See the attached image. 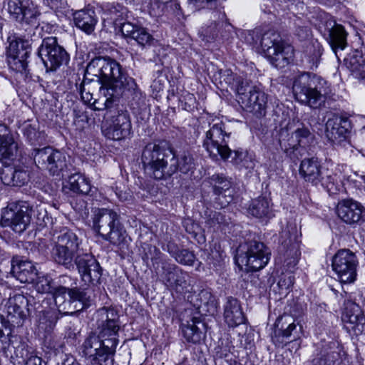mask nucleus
I'll return each mask as SVG.
<instances>
[{
	"mask_svg": "<svg viewBox=\"0 0 365 365\" xmlns=\"http://www.w3.org/2000/svg\"><path fill=\"white\" fill-rule=\"evenodd\" d=\"M86 73L97 78L101 83V91L106 99L105 108L122 97L129 99L133 110H141L146 106V96L138 88L135 81L127 76L120 64L110 57L98 56L87 65Z\"/></svg>",
	"mask_w": 365,
	"mask_h": 365,
	"instance_id": "obj_1",
	"label": "nucleus"
},
{
	"mask_svg": "<svg viewBox=\"0 0 365 365\" xmlns=\"http://www.w3.org/2000/svg\"><path fill=\"white\" fill-rule=\"evenodd\" d=\"M140 160L145 173L154 179H165L175 173L173 149L166 141L147 144Z\"/></svg>",
	"mask_w": 365,
	"mask_h": 365,
	"instance_id": "obj_2",
	"label": "nucleus"
},
{
	"mask_svg": "<svg viewBox=\"0 0 365 365\" xmlns=\"http://www.w3.org/2000/svg\"><path fill=\"white\" fill-rule=\"evenodd\" d=\"M221 78L234 89L237 101L247 111L256 116H264L267 108V95L261 88L241 76L234 75L230 70L221 73Z\"/></svg>",
	"mask_w": 365,
	"mask_h": 365,
	"instance_id": "obj_3",
	"label": "nucleus"
},
{
	"mask_svg": "<svg viewBox=\"0 0 365 365\" xmlns=\"http://www.w3.org/2000/svg\"><path fill=\"white\" fill-rule=\"evenodd\" d=\"M92 220L93 229L104 240L120 250L128 247L130 238L116 212L107 208L98 209Z\"/></svg>",
	"mask_w": 365,
	"mask_h": 365,
	"instance_id": "obj_4",
	"label": "nucleus"
},
{
	"mask_svg": "<svg viewBox=\"0 0 365 365\" xmlns=\"http://www.w3.org/2000/svg\"><path fill=\"white\" fill-rule=\"evenodd\" d=\"M327 82L315 75L302 73L294 81L292 90L295 98L302 104L317 108L325 101Z\"/></svg>",
	"mask_w": 365,
	"mask_h": 365,
	"instance_id": "obj_5",
	"label": "nucleus"
},
{
	"mask_svg": "<svg viewBox=\"0 0 365 365\" xmlns=\"http://www.w3.org/2000/svg\"><path fill=\"white\" fill-rule=\"evenodd\" d=\"M81 239L73 231L63 228L53 239L50 251L51 259L66 269H73V261L81 251Z\"/></svg>",
	"mask_w": 365,
	"mask_h": 365,
	"instance_id": "obj_6",
	"label": "nucleus"
},
{
	"mask_svg": "<svg viewBox=\"0 0 365 365\" xmlns=\"http://www.w3.org/2000/svg\"><path fill=\"white\" fill-rule=\"evenodd\" d=\"M314 135L304 125L297 128L291 133L287 128L279 133V145L287 157L292 160H299L308 153V148L313 142Z\"/></svg>",
	"mask_w": 365,
	"mask_h": 365,
	"instance_id": "obj_7",
	"label": "nucleus"
},
{
	"mask_svg": "<svg viewBox=\"0 0 365 365\" xmlns=\"http://www.w3.org/2000/svg\"><path fill=\"white\" fill-rule=\"evenodd\" d=\"M259 43L268 61L276 68H284L294 58L292 46L284 43L279 34L273 31L265 32Z\"/></svg>",
	"mask_w": 365,
	"mask_h": 365,
	"instance_id": "obj_8",
	"label": "nucleus"
},
{
	"mask_svg": "<svg viewBox=\"0 0 365 365\" xmlns=\"http://www.w3.org/2000/svg\"><path fill=\"white\" fill-rule=\"evenodd\" d=\"M270 252L266 246L257 241H250L240 245L237 250L236 263L247 272H256L266 266Z\"/></svg>",
	"mask_w": 365,
	"mask_h": 365,
	"instance_id": "obj_9",
	"label": "nucleus"
},
{
	"mask_svg": "<svg viewBox=\"0 0 365 365\" xmlns=\"http://www.w3.org/2000/svg\"><path fill=\"white\" fill-rule=\"evenodd\" d=\"M33 212V206L29 202H11L2 212L1 225L22 233L29 225Z\"/></svg>",
	"mask_w": 365,
	"mask_h": 365,
	"instance_id": "obj_10",
	"label": "nucleus"
},
{
	"mask_svg": "<svg viewBox=\"0 0 365 365\" xmlns=\"http://www.w3.org/2000/svg\"><path fill=\"white\" fill-rule=\"evenodd\" d=\"M209 126L203 141L204 148L213 158L220 156L225 160L228 159L232 154V150L227 145L230 133L225 131L222 121L210 123Z\"/></svg>",
	"mask_w": 365,
	"mask_h": 365,
	"instance_id": "obj_11",
	"label": "nucleus"
},
{
	"mask_svg": "<svg viewBox=\"0 0 365 365\" xmlns=\"http://www.w3.org/2000/svg\"><path fill=\"white\" fill-rule=\"evenodd\" d=\"M96 318L98 336L115 351L120 329L118 312L113 308L103 307L97 311Z\"/></svg>",
	"mask_w": 365,
	"mask_h": 365,
	"instance_id": "obj_12",
	"label": "nucleus"
},
{
	"mask_svg": "<svg viewBox=\"0 0 365 365\" xmlns=\"http://www.w3.org/2000/svg\"><path fill=\"white\" fill-rule=\"evenodd\" d=\"M38 56L43 61L47 71H56L66 64L69 56L66 50L58 44L56 37L49 36L42 40L38 49Z\"/></svg>",
	"mask_w": 365,
	"mask_h": 365,
	"instance_id": "obj_13",
	"label": "nucleus"
},
{
	"mask_svg": "<svg viewBox=\"0 0 365 365\" xmlns=\"http://www.w3.org/2000/svg\"><path fill=\"white\" fill-rule=\"evenodd\" d=\"M31 155L38 168L47 170L53 175H58L67 168L66 155L52 147L34 149Z\"/></svg>",
	"mask_w": 365,
	"mask_h": 365,
	"instance_id": "obj_14",
	"label": "nucleus"
},
{
	"mask_svg": "<svg viewBox=\"0 0 365 365\" xmlns=\"http://www.w3.org/2000/svg\"><path fill=\"white\" fill-rule=\"evenodd\" d=\"M358 259L349 250H339L332 258V269L341 284H351L357 276Z\"/></svg>",
	"mask_w": 365,
	"mask_h": 365,
	"instance_id": "obj_15",
	"label": "nucleus"
},
{
	"mask_svg": "<svg viewBox=\"0 0 365 365\" xmlns=\"http://www.w3.org/2000/svg\"><path fill=\"white\" fill-rule=\"evenodd\" d=\"M83 353L90 361L91 365H103L108 359H112L115 351L110 349L105 340L101 339L95 332H91L85 339Z\"/></svg>",
	"mask_w": 365,
	"mask_h": 365,
	"instance_id": "obj_16",
	"label": "nucleus"
},
{
	"mask_svg": "<svg viewBox=\"0 0 365 365\" xmlns=\"http://www.w3.org/2000/svg\"><path fill=\"white\" fill-rule=\"evenodd\" d=\"M53 292L55 304L58 312L64 315H72L75 312L69 311L73 302H81L84 306L88 305L90 302V296L84 289L59 286Z\"/></svg>",
	"mask_w": 365,
	"mask_h": 365,
	"instance_id": "obj_17",
	"label": "nucleus"
},
{
	"mask_svg": "<svg viewBox=\"0 0 365 365\" xmlns=\"http://www.w3.org/2000/svg\"><path fill=\"white\" fill-rule=\"evenodd\" d=\"M281 251L285 252L284 263L289 269L298 263L301 255L297 243V230L295 225H288L280 233Z\"/></svg>",
	"mask_w": 365,
	"mask_h": 365,
	"instance_id": "obj_18",
	"label": "nucleus"
},
{
	"mask_svg": "<svg viewBox=\"0 0 365 365\" xmlns=\"http://www.w3.org/2000/svg\"><path fill=\"white\" fill-rule=\"evenodd\" d=\"M111 124L106 129L105 135L113 140H120L130 136L131 133V121L129 113L124 110H109Z\"/></svg>",
	"mask_w": 365,
	"mask_h": 365,
	"instance_id": "obj_19",
	"label": "nucleus"
},
{
	"mask_svg": "<svg viewBox=\"0 0 365 365\" xmlns=\"http://www.w3.org/2000/svg\"><path fill=\"white\" fill-rule=\"evenodd\" d=\"M7 11L10 18L19 23L33 24L40 15L32 0H9Z\"/></svg>",
	"mask_w": 365,
	"mask_h": 365,
	"instance_id": "obj_20",
	"label": "nucleus"
},
{
	"mask_svg": "<svg viewBox=\"0 0 365 365\" xmlns=\"http://www.w3.org/2000/svg\"><path fill=\"white\" fill-rule=\"evenodd\" d=\"M73 264L76 266L78 273L85 282L92 284L100 282L102 269L98 262L91 253H84L82 250L80 251L74 259Z\"/></svg>",
	"mask_w": 365,
	"mask_h": 365,
	"instance_id": "obj_21",
	"label": "nucleus"
},
{
	"mask_svg": "<svg viewBox=\"0 0 365 365\" xmlns=\"http://www.w3.org/2000/svg\"><path fill=\"white\" fill-rule=\"evenodd\" d=\"M208 182L212 187L215 195V203L223 208L227 206L234 199V190L232 188L231 178L222 173H215L208 178Z\"/></svg>",
	"mask_w": 365,
	"mask_h": 365,
	"instance_id": "obj_22",
	"label": "nucleus"
},
{
	"mask_svg": "<svg viewBox=\"0 0 365 365\" xmlns=\"http://www.w3.org/2000/svg\"><path fill=\"white\" fill-rule=\"evenodd\" d=\"M163 278L167 287L177 292H184L190 286L189 274L174 264L163 266Z\"/></svg>",
	"mask_w": 365,
	"mask_h": 365,
	"instance_id": "obj_23",
	"label": "nucleus"
},
{
	"mask_svg": "<svg viewBox=\"0 0 365 365\" xmlns=\"http://www.w3.org/2000/svg\"><path fill=\"white\" fill-rule=\"evenodd\" d=\"M336 213L342 221L351 225L365 220V208L360 202L352 199L339 201L336 206Z\"/></svg>",
	"mask_w": 365,
	"mask_h": 365,
	"instance_id": "obj_24",
	"label": "nucleus"
},
{
	"mask_svg": "<svg viewBox=\"0 0 365 365\" xmlns=\"http://www.w3.org/2000/svg\"><path fill=\"white\" fill-rule=\"evenodd\" d=\"M29 301L27 298L21 294L10 297L6 304L5 310L6 317L16 326H20L26 317Z\"/></svg>",
	"mask_w": 365,
	"mask_h": 365,
	"instance_id": "obj_25",
	"label": "nucleus"
},
{
	"mask_svg": "<svg viewBox=\"0 0 365 365\" xmlns=\"http://www.w3.org/2000/svg\"><path fill=\"white\" fill-rule=\"evenodd\" d=\"M351 129V122L346 117L334 115L326 123V135L331 142L346 138Z\"/></svg>",
	"mask_w": 365,
	"mask_h": 365,
	"instance_id": "obj_26",
	"label": "nucleus"
},
{
	"mask_svg": "<svg viewBox=\"0 0 365 365\" xmlns=\"http://www.w3.org/2000/svg\"><path fill=\"white\" fill-rule=\"evenodd\" d=\"M120 31L125 38L134 40L142 48L151 46L155 41L153 36L145 28L130 22L120 24Z\"/></svg>",
	"mask_w": 365,
	"mask_h": 365,
	"instance_id": "obj_27",
	"label": "nucleus"
},
{
	"mask_svg": "<svg viewBox=\"0 0 365 365\" xmlns=\"http://www.w3.org/2000/svg\"><path fill=\"white\" fill-rule=\"evenodd\" d=\"M11 273L20 282L31 283L34 282L37 270L31 261L22 260L16 257L11 259Z\"/></svg>",
	"mask_w": 365,
	"mask_h": 365,
	"instance_id": "obj_28",
	"label": "nucleus"
},
{
	"mask_svg": "<svg viewBox=\"0 0 365 365\" xmlns=\"http://www.w3.org/2000/svg\"><path fill=\"white\" fill-rule=\"evenodd\" d=\"M299 173L306 182L314 185L319 184L320 176L323 174L322 165L316 157L305 158L301 161Z\"/></svg>",
	"mask_w": 365,
	"mask_h": 365,
	"instance_id": "obj_29",
	"label": "nucleus"
},
{
	"mask_svg": "<svg viewBox=\"0 0 365 365\" xmlns=\"http://www.w3.org/2000/svg\"><path fill=\"white\" fill-rule=\"evenodd\" d=\"M276 332L283 338L288 339L289 341L296 340L299 338L302 333V325L296 324L294 319L289 315H282L279 317L275 323Z\"/></svg>",
	"mask_w": 365,
	"mask_h": 365,
	"instance_id": "obj_30",
	"label": "nucleus"
},
{
	"mask_svg": "<svg viewBox=\"0 0 365 365\" xmlns=\"http://www.w3.org/2000/svg\"><path fill=\"white\" fill-rule=\"evenodd\" d=\"M224 319L230 327H236L245 321L240 302L232 297H229L224 305Z\"/></svg>",
	"mask_w": 365,
	"mask_h": 365,
	"instance_id": "obj_31",
	"label": "nucleus"
},
{
	"mask_svg": "<svg viewBox=\"0 0 365 365\" xmlns=\"http://www.w3.org/2000/svg\"><path fill=\"white\" fill-rule=\"evenodd\" d=\"M76 26L87 34H91L98 22L96 13L91 9H81L73 14Z\"/></svg>",
	"mask_w": 365,
	"mask_h": 365,
	"instance_id": "obj_32",
	"label": "nucleus"
},
{
	"mask_svg": "<svg viewBox=\"0 0 365 365\" xmlns=\"http://www.w3.org/2000/svg\"><path fill=\"white\" fill-rule=\"evenodd\" d=\"M17 152V143L6 125L0 124V160L11 159Z\"/></svg>",
	"mask_w": 365,
	"mask_h": 365,
	"instance_id": "obj_33",
	"label": "nucleus"
},
{
	"mask_svg": "<svg viewBox=\"0 0 365 365\" xmlns=\"http://www.w3.org/2000/svg\"><path fill=\"white\" fill-rule=\"evenodd\" d=\"M345 66L354 77L365 86V60L359 52L349 55L344 60Z\"/></svg>",
	"mask_w": 365,
	"mask_h": 365,
	"instance_id": "obj_34",
	"label": "nucleus"
},
{
	"mask_svg": "<svg viewBox=\"0 0 365 365\" xmlns=\"http://www.w3.org/2000/svg\"><path fill=\"white\" fill-rule=\"evenodd\" d=\"M342 321L351 324L352 329L363 326L365 324V317L360 306L352 302H347L342 314Z\"/></svg>",
	"mask_w": 365,
	"mask_h": 365,
	"instance_id": "obj_35",
	"label": "nucleus"
},
{
	"mask_svg": "<svg viewBox=\"0 0 365 365\" xmlns=\"http://www.w3.org/2000/svg\"><path fill=\"white\" fill-rule=\"evenodd\" d=\"M347 32L344 28L339 24H334L333 26L328 29L327 40L334 52L337 49L343 50L347 46Z\"/></svg>",
	"mask_w": 365,
	"mask_h": 365,
	"instance_id": "obj_36",
	"label": "nucleus"
},
{
	"mask_svg": "<svg viewBox=\"0 0 365 365\" xmlns=\"http://www.w3.org/2000/svg\"><path fill=\"white\" fill-rule=\"evenodd\" d=\"M66 188L81 195H89L92 191L90 180L81 173H75L68 178Z\"/></svg>",
	"mask_w": 365,
	"mask_h": 365,
	"instance_id": "obj_37",
	"label": "nucleus"
},
{
	"mask_svg": "<svg viewBox=\"0 0 365 365\" xmlns=\"http://www.w3.org/2000/svg\"><path fill=\"white\" fill-rule=\"evenodd\" d=\"M232 29V25L227 21L225 14L221 13L219 14V21L214 22L208 26L205 31L206 35L215 39L220 35L222 38L227 37V33H230Z\"/></svg>",
	"mask_w": 365,
	"mask_h": 365,
	"instance_id": "obj_38",
	"label": "nucleus"
},
{
	"mask_svg": "<svg viewBox=\"0 0 365 365\" xmlns=\"http://www.w3.org/2000/svg\"><path fill=\"white\" fill-rule=\"evenodd\" d=\"M248 212L257 218L270 217L272 210L269 201L265 197H259L252 200L248 207Z\"/></svg>",
	"mask_w": 365,
	"mask_h": 365,
	"instance_id": "obj_39",
	"label": "nucleus"
},
{
	"mask_svg": "<svg viewBox=\"0 0 365 365\" xmlns=\"http://www.w3.org/2000/svg\"><path fill=\"white\" fill-rule=\"evenodd\" d=\"M198 324L203 327V324L198 319L193 318L190 322H187L186 324L181 326L182 335L188 342L196 344L202 339L203 333Z\"/></svg>",
	"mask_w": 365,
	"mask_h": 365,
	"instance_id": "obj_40",
	"label": "nucleus"
},
{
	"mask_svg": "<svg viewBox=\"0 0 365 365\" xmlns=\"http://www.w3.org/2000/svg\"><path fill=\"white\" fill-rule=\"evenodd\" d=\"M173 161L176 163L175 173L179 170L182 173H187L195 168L194 159L188 152H184L178 158L173 151Z\"/></svg>",
	"mask_w": 365,
	"mask_h": 365,
	"instance_id": "obj_41",
	"label": "nucleus"
},
{
	"mask_svg": "<svg viewBox=\"0 0 365 365\" xmlns=\"http://www.w3.org/2000/svg\"><path fill=\"white\" fill-rule=\"evenodd\" d=\"M31 47L26 41H17L10 45L8 56L27 59L31 54Z\"/></svg>",
	"mask_w": 365,
	"mask_h": 365,
	"instance_id": "obj_42",
	"label": "nucleus"
},
{
	"mask_svg": "<svg viewBox=\"0 0 365 365\" xmlns=\"http://www.w3.org/2000/svg\"><path fill=\"white\" fill-rule=\"evenodd\" d=\"M319 183L327 190L330 195L336 194L339 190L336 175L327 171L320 176Z\"/></svg>",
	"mask_w": 365,
	"mask_h": 365,
	"instance_id": "obj_43",
	"label": "nucleus"
},
{
	"mask_svg": "<svg viewBox=\"0 0 365 365\" xmlns=\"http://www.w3.org/2000/svg\"><path fill=\"white\" fill-rule=\"evenodd\" d=\"M29 175L26 170L16 169L11 172V178L9 180L5 176L4 183L13 186H22L29 181Z\"/></svg>",
	"mask_w": 365,
	"mask_h": 365,
	"instance_id": "obj_44",
	"label": "nucleus"
},
{
	"mask_svg": "<svg viewBox=\"0 0 365 365\" xmlns=\"http://www.w3.org/2000/svg\"><path fill=\"white\" fill-rule=\"evenodd\" d=\"M36 290L39 293H50L54 290L53 279L48 275H38L34 282Z\"/></svg>",
	"mask_w": 365,
	"mask_h": 365,
	"instance_id": "obj_45",
	"label": "nucleus"
},
{
	"mask_svg": "<svg viewBox=\"0 0 365 365\" xmlns=\"http://www.w3.org/2000/svg\"><path fill=\"white\" fill-rule=\"evenodd\" d=\"M103 9L114 21L123 19L127 11L126 8L118 3H107L103 6Z\"/></svg>",
	"mask_w": 365,
	"mask_h": 365,
	"instance_id": "obj_46",
	"label": "nucleus"
},
{
	"mask_svg": "<svg viewBox=\"0 0 365 365\" xmlns=\"http://www.w3.org/2000/svg\"><path fill=\"white\" fill-rule=\"evenodd\" d=\"M322 51L323 48L322 46L317 41L312 42L309 46H307V52L312 68L314 67L317 68L318 66Z\"/></svg>",
	"mask_w": 365,
	"mask_h": 365,
	"instance_id": "obj_47",
	"label": "nucleus"
},
{
	"mask_svg": "<svg viewBox=\"0 0 365 365\" xmlns=\"http://www.w3.org/2000/svg\"><path fill=\"white\" fill-rule=\"evenodd\" d=\"M231 162L240 168H252L254 166L251 157L242 150H234V156L232 157Z\"/></svg>",
	"mask_w": 365,
	"mask_h": 365,
	"instance_id": "obj_48",
	"label": "nucleus"
},
{
	"mask_svg": "<svg viewBox=\"0 0 365 365\" xmlns=\"http://www.w3.org/2000/svg\"><path fill=\"white\" fill-rule=\"evenodd\" d=\"M8 65L9 68L16 72L24 73L27 76L29 74V70L28 69V61L27 59L19 58L16 56L7 57Z\"/></svg>",
	"mask_w": 365,
	"mask_h": 365,
	"instance_id": "obj_49",
	"label": "nucleus"
},
{
	"mask_svg": "<svg viewBox=\"0 0 365 365\" xmlns=\"http://www.w3.org/2000/svg\"><path fill=\"white\" fill-rule=\"evenodd\" d=\"M200 304V307H205L207 308V312L214 311L216 307L215 297L211 294L209 290L202 289L198 294Z\"/></svg>",
	"mask_w": 365,
	"mask_h": 365,
	"instance_id": "obj_50",
	"label": "nucleus"
},
{
	"mask_svg": "<svg viewBox=\"0 0 365 365\" xmlns=\"http://www.w3.org/2000/svg\"><path fill=\"white\" fill-rule=\"evenodd\" d=\"M182 108L188 112H192L197 108V101L192 93L186 92L180 98Z\"/></svg>",
	"mask_w": 365,
	"mask_h": 365,
	"instance_id": "obj_51",
	"label": "nucleus"
},
{
	"mask_svg": "<svg viewBox=\"0 0 365 365\" xmlns=\"http://www.w3.org/2000/svg\"><path fill=\"white\" fill-rule=\"evenodd\" d=\"M175 259L183 265L192 266L195 262L196 257L194 253L188 250H180Z\"/></svg>",
	"mask_w": 365,
	"mask_h": 365,
	"instance_id": "obj_52",
	"label": "nucleus"
},
{
	"mask_svg": "<svg viewBox=\"0 0 365 365\" xmlns=\"http://www.w3.org/2000/svg\"><path fill=\"white\" fill-rule=\"evenodd\" d=\"M206 224L210 227H216L221 225L227 224L225 216L220 212H212L206 220Z\"/></svg>",
	"mask_w": 365,
	"mask_h": 365,
	"instance_id": "obj_53",
	"label": "nucleus"
},
{
	"mask_svg": "<svg viewBox=\"0 0 365 365\" xmlns=\"http://www.w3.org/2000/svg\"><path fill=\"white\" fill-rule=\"evenodd\" d=\"M12 333L0 331V353L5 351L11 344Z\"/></svg>",
	"mask_w": 365,
	"mask_h": 365,
	"instance_id": "obj_54",
	"label": "nucleus"
},
{
	"mask_svg": "<svg viewBox=\"0 0 365 365\" xmlns=\"http://www.w3.org/2000/svg\"><path fill=\"white\" fill-rule=\"evenodd\" d=\"M294 276L289 273L282 276L278 282V285L282 289H289L294 284Z\"/></svg>",
	"mask_w": 365,
	"mask_h": 365,
	"instance_id": "obj_55",
	"label": "nucleus"
},
{
	"mask_svg": "<svg viewBox=\"0 0 365 365\" xmlns=\"http://www.w3.org/2000/svg\"><path fill=\"white\" fill-rule=\"evenodd\" d=\"M14 327L15 325L9 318H5L4 315L0 314V331H4L7 333L8 331L12 333Z\"/></svg>",
	"mask_w": 365,
	"mask_h": 365,
	"instance_id": "obj_56",
	"label": "nucleus"
},
{
	"mask_svg": "<svg viewBox=\"0 0 365 365\" xmlns=\"http://www.w3.org/2000/svg\"><path fill=\"white\" fill-rule=\"evenodd\" d=\"M163 250L167 251L174 258L180 251L178 245L173 241H169L165 246H163Z\"/></svg>",
	"mask_w": 365,
	"mask_h": 365,
	"instance_id": "obj_57",
	"label": "nucleus"
},
{
	"mask_svg": "<svg viewBox=\"0 0 365 365\" xmlns=\"http://www.w3.org/2000/svg\"><path fill=\"white\" fill-rule=\"evenodd\" d=\"M43 360L41 357L38 356L34 353H31L26 357L24 365H42Z\"/></svg>",
	"mask_w": 365,
	"mask_h": 365,
	"instance_id": "obj_58",
	"label": "nucleus"
},
{
	"mask_svg": "<svg viewBox=\"0 0 365 365\" xmlns=\"http://www.w3.org/2000/svg\"><path fill=\"white\" fill-rule=\"evenodd\" d=\"M81 98L86 103L88 104H93L95 105L96 103V101L94 100L92 102L93 100V95L89 91H86L85 87H81L80 89Z\"/></svg>",
	"mask_w": 365,
	"mask_h": 365,
	"instance_id": "obj_59",
	"label": "nucleus"
},
{
	"mask_svg": "<svg viewBox=\"0 0 365 365\" xmlns=\"http://www.w3.org/2000/svg\"><path fill=\"white\" fill-rule=\"evenodd\" d=\"M190 4H192L195 7L200 8L204 7V4H206L210 6H215L217 0H188Z\"/></svg>",
	"mask_w": 365,
	"mask_h": 365,
	"instance_id": "obj_60",
	"label": "nucleus"
},
{
	"mask_svg": "<svg viewBox=\"0 0 365 365\" xmlns=\"http://www.w3.org/2000/svg\"><path fill=\"white\" fill-rule=\"evenodd\" d=\"M296 34L301 39H305L309 36L310 31L307 26H298Z\"/></svg>",
	"mask_w": 365,
	"mask_h": 365,
	"instance_id": "obj_61",
	"label": "nucleus"
},
{
	"mask_svg": "<svg viewBox=\"0 0 365 365\" xmlns=\"http://www.w3.org/2000/svg\"><path fill=\"white\" fill-rule=\"evenodd\" d=\"M48 4L52 9H58L64 7L66 1L65 0H50Z\"/></svg>",
	"mask_w": 365,
	"mask_h": 365,
	"instance_id": "obj_62",
	"label": "nucleus"
},
{
	"mask_svg": "<svg viewBox=\"0 0 365 365\" xmlns=\"http://www.w3.org/2000/svg\"><path fill=\"white\" fill-rule=\"evenodd\" d=\"M312 365H330L327 356H319L314 359L312 361Z\"/></svg>",
	"mask_w": 365,
	"mask_h": 365,
	"instance_id": "obj_63",
	"label": "nucleus"
},
{
	"mask_svg": "<svg viewBox=\"0 0 365 365\" xmlns=\"http://www.w3.org/2000/svg\"><path fill=\"white\" fill-rule=\"evenodd\" d=\"M185 223L186 231L189 233H195V228L198 227V225L197 224L192 223L191 220H187Z\"/></svg>",
	"mask_w": 365,
	"mask_h": 365,
	"instance_id": "obj_64",
	"label": "nucleus"
}]
</instances>
